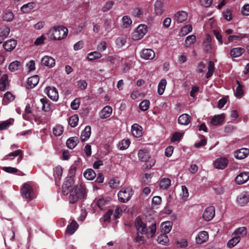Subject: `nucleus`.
Returning a JSON list of instances; mask_svg holds the SVG:
<instances>
[{
	"label": "nucleus",
	"mask_w": 249,
	"mask_h": 249,
	"mask_svg": "<svg viewBox=\"0 0 249 249\" xmlns=\"http://www.w3.org/2000/svg\"><path fill=\"white\" fill-rule=\"evenodd\" d=\"M86 189L84 186H75L71 190L70 193V203L73 204L76 202L79 199L84 198L86 195Z\"/></svg>",
	"instance_id": "f257e3e1"
},
{
	"label": "nucleus",
	"mask_w": 249,
	"mask_h": 249,
	"mask_svg": "<svg viewBox=\"0 0 249 249\" xmlns=\"http://www.w3.org/2000/svg\"><path fill=\"white\" fill-rule=\"evenodd\" d=\"M68 30L63 26L54 27L52 28L49 32L50 37L55 40H60L67 36Z\"/></svg>",
	"instance_id": "f03ea898"
},
{
	"label": "nucleus",
	"mask_w": 249,
	"mask_h": 249,
	"mask_svg": "<svg viewBox=\"0 0 249 249\" xmlns=\"http://www.w3.org/2000/svg\"><path fill=\"white\" fill-rule=\"evenodd\" d=\"M20 193L23 198L31 200L35 197V194L32 186L28 183H24L20 189Z\"/></svg>",
	"instance_id": "7ed1b4c3"
},
{
	"label": "nucleus",
	"mask_w": 249,
	"mask_h": 249,
	"mask_svg": "<svg viewBox=\"0 0 249 249\" xmlns=\"http://www.w3.org/2000/svg\"><path fill=\"white\" fill-rule=\"evenodd\" d=\"M132 195L131 188H123L118 194V199L121 202L125 203L130 199Z\"/></svg>",
	"instance_id": "20e7f679"
},
{
	"label": "nucleus",
	"mask_w": 249,
	"mask_h": 249,
	"mask_svg": "<svg viewBox=\"0 0 249 249\" xmlns=\"http://www.w3.org/2000/svg\"><path fill=\"white\" fill-rule=\"evenodd\" d=\"M147 33V26L144 24L139 25L132 34V38L138 40L142 38Z\"/></svg>",
	"instance_id": "39448f33"
},
{
	"label": "nucleus",
	"mask_w": 249,
	"mask_h": 249,
	"mask_svg": "<svg viewBox=\"0 0 249 249\" xmlns=\"http://www.w3.org/2000/svg\"><path fill=\"white\" fill-rule=\"evenodd\" d=\"M212 38L210 35L207 34L205 39L203 41V47L205 52L207 53H214L215 49L211 44Z\"/></svg>",
	"instance_id": "423d86ee"
},
{
	"label": "nucleus",
	"mask_w": 249,
	"mask_h": 249,
	"mask_svg": "<svg viewBox=\"0 0 249 249\" xmlns=\"http://www.w3.org/2000/svg\"><path fill=\"white\" fill-rule=\"evenodd\" d=\"M73 181L71 177H68L63 184L62 189V193L64 195H67L73 188L72 186Z\"/></svg>",
	"instance_id": "0eeeda50"
},
{
	"label": "nucleus",
	"mask_w": 249,
	"mask_h": 249,
	"mask_svg": "<svg viewBox=\"0 0 249 249\" xmlns=\"http://www.w3.org/2000/svg\"><path fill=\"white\" fill-rule=\"evenodd\" d=\"M135 227L137 233L146 234L147 229L146 224L142 221V219L137 217L135 220Z\"/></svg>",
	"instance_id": "6e6552de"
},
{
	"label": "nucleus",
	"mask_w": 249,
	"mask_h": 249,
	"mask_svg": "<svg viewBox=\"0 0 249 249\" xmlns=\"http://www.w3.org/2000/svg\"><path fill=\"white\" fill-rule=\"evenodd\" d=\"M45 91L48 97L50 99L55 101L58 100V93L55 88L52 87H47L45 89Z\"/></svg>",
	"instance_id": "1a4fd4ad"
},
{
	"label": "nucleus",
	"mask_w": 249,
	"mask_h": 249,
	"mask_svg": "<svg viewBox=\"0 0 249 249\" xmlns=\"http://www.w3.org/2000/svg\"><path fill=\"white\" fill-rule=\"evenodd\" d=\"M238 205L243 206L249 202V194L247 192H243L240 194L236 198Z\"/></svg>",
	"instance_id": "9d476101"
},
{
	"label": "nucleus",
	"mask_w": 249,
	"mask_h": 249,
	"mask_svg": "<svg viewBox=\"0 0 249 249\" xmlns=\"http://www.w3.org/2000/svg\"><path fill=\"white\" fill-rule=\"evenodd\" d=\"M215 215V208L213 206H209L206 208L203 214V218L207 221H209L213 219Z\"/></svg>",
	"instance_id": "9b49d317"
},
{
	"label": "nucleus",
	"mask_w": 249,
	"mask_h": 249,
	"mask_svg": "<svg viewBox=\"0 0 249 249\" xmlns=\"http://www.w3.org/2000/svg\"><path fill=\"white\" fill-rule=\"evenodd\" d=\"M228 164V160L224 157L217 158L213 163L214 167L216 169H224Z\"/></svg>",
	"instance_id": "f8f14e48"
},
{
	"label": "nucleus",
	"mask_w": 249,
	"mask_h": 249,
	"mask_svg": "<svg viewBox=\"0 0 249 249\" xmlns=\"http://www.w3.org/2000/svg\"><path fill=\"white\" fill-rule=\"evenodd\" d=\"M164 2L162 0H157L154 4V12L156 15H161L164 12Z\"/></svg>",
	"instance_id": "ddd939ff"
},
{
	"label": "nucleus",
	"mask_w": 249,
	"mask_h": 249,
	"mask_svg": "<svg viewBox=\"0 0 249 249\" xmlns=\"http://www.w3.org/2000/svg\"><path fill=\"white\" fill-rule=\"evenodd\" d=\"M141 56L143 59L152 60L155 57V53L151 49H144L142 50Z\"/></svg>",
	"instance_id": "4468645a"
},
{
	"label": "nucleus",
	"mask_w": 249,
	"mask_h": 249,
	"mask_svg": "<svg viewBox=\"0 0 249 249\" xmlns=\"http://www.w3.org/2000/svg\"><path fill=\"white\" fill-rule=\"evenodd\" d=\"M110 202V198L101 197L96 201V205L100 210H104L107 208Z\"/></svg>",
	"instance_id": "2eb2a0df"
},
{
	"label": "nucleus",
	"mask_w": 249,
	"mask_h": 249,
	"mask_svg": "<svg viewBox=\"0 0 249 249\" xmlns=\"http://www.w3.org/2000/svg\"><path fill=\"white\" fill-rule=\"evenodd\" d=\"M249 179V172L241 173L235 178V182L238 184H242Z\"/></svg>",
	"instance_id": "dca6fc26"
},
{
	"label": "nucleus",
	"mask_w": 249,
	"mask_h": 249,
	"mask_svg": "<svg viewBox=\"0 0 249 249\" xmlns=\"http://www.w3.org/2000/svg\"><path fill=\"white\" fill-rule=\"evenodd\" d=\"M41 63L45 66L53 68L55 64V59L51 56L45 55L41 59Z\"/></svg>",
	"instance_id": "f3484780"
},
{
	"label": "nucleus",
	"mask_w": 249,
	"mask_h": 249,
	"mask_svg": "<svg viewBox=\"0 0 249 249\" xmlns=\"http://www.w3.org/2000/svg\"><path fill=\"white\" fill-rule=\"evenodd\" d=\"M17 44V42L16 40L9 39L3 43V47L6 51L11 52L15 48Z\"/></svg>",
	"instance_id": "a211bd4d"
},
{
	"label": "nucleus",
	"mask_w": 249,
	"mask_h": 249,
	"mask_svg": "<svg viewBox=\"0 0 249 249\" xmlns=\"http://www.w3.org/2000/svg\"><path fill=\"white\" fill-rule=\"evenodd\" d=\"M249 154V149L243 148L237 150L234 154V157L236 159L242 160L246 158Z\"/></svg>",
	"instance_id": "6ab92c4d"
},
{
	"label": "nucleus",
	"mask_w": 249,
	"mask_h": 249,
	"mask_svg": "<svg viewBox=\"0 0 249 249\" xmlns=\"http://www.w3.org/2000/svg\"><path fill=\"white\" fill-rule=\"evenodd\" d=\"M131 133L136 138H140L142 134V128L137 124H133L131 126Z\"/></svg>",
	"instance_id": "aec40b11"
},
{
	"label": "nucleus",
	"mask_w": 249,
	"mask_h": 249,
	"mask_svg": "<svg viewBox=\"0 0 249 249\" xmlns=\"http://www.w3.org/2000/svg\"><path fill=\"white\" fill-rule=\"evenodd\" d=\"M39 81V76L37 75H35L31 76L28 79L27 88L33 89L35 87Z\"/></svg>",
	"instance_id": "412c9836"
},
{
	"label": "nucleus",
	"mask_w": 249,
	"mask_h": 249,
	"mask_svg": "<svg viewBox=\"0 0 249 249\" xmlns=\"http://www.w3.org/2000/svg\"><path fill=\"white\" fill-rule=\"evenodd\" d=\"M188 18V13L184 11H179L175 15V19L179 23L186 20Z\"/></svg>",
	"instance_id": "4be33fe9"
},
{
	"label": "nucleus",
	"mask_w": 249,
	"mask_h": 249,
	"mask_svg": "<svg viewBox=\"0 0 249 249\" xmlns=\"http://www.w3.org/2000/svg\"><path fill=\"white\" fill-rule=\"evenodd\" d=\"M209 235L206 231H202L196 237V243L201 244L208 239Z\"/></svg>",
	"instance_id": "5701e85b"
},
{
	"label": "nucleus",
	"mask_w": 249,
	"mask_h": 249,
	"mask_svg": "<svg viewBox=\"0 0 249 249\" xmlns=\"http://www.w3.org/2000/svg\"><path fill=\"white\" fill-rule=\"evenodd\" d=\"M112 112V107L109 106H107L100 112V117L101 119H106L110 116Z\"/></svg>",
	"instance_id": "b1692460"
},
{
	"label": "nucleus",
	"mask_w": 249,
	"mask_h": 249,
	"mask_svg": "<svg viewBox=\"0 0 249 249\" xmlns=\"http://www.w3.org/2000/svg\"><path fill=\"white\" fill-rule=\"evenodd\" d=\"M225 115L224 114L214 115L211 121V124L213 125L221 124L224 121Z\"/></svg>",
	"instance_id": "393cba45"
},
{
	"label": "nucleus",
	"mask_w": 249,
	"mask_h": 249,
	"mask_svg": "<svg viewBox=\"0 0 249 249\" xmlns=\"http://www.w3.org/2000/svg\"><path fill=\"white\" fill-rule=\"evenodd\" d=\"M78 226V223L74 220H73L71 223L67 226L66 232L71 235L76 231Z\"/></svg>",
	"instance_id": "a878e982"
},
{
	"label": "nucleus",
	"mask_w": 249,
	"mask_h": 249,
	"mask_svg": "<svg viewBox=\"0 0 249 249\" xmlns=\"http://www.w3.org/2000/svg\"><path fill=\"white\" fill-rule=\"evenodd\" d=\"M91 135V127L89 125H87L85 127L84 130L81 132V140L82 142L87 141L90 137Z\"/></svg>",
	"instance_id": "bb28decb"
},
{
	"label": "nucleus",
	"mask_w": 249,
	"mask_h": 249,
	"mask_svg": "<svg viewBox=\"0 0 249 249\" xmlns=\"http://www.w3.org/2000/svg\"><path fill=\"white\" fill-rule=\"evenodd\" d=\"M191 122V117L187 114H183L178 118V122L182 125H188Z\"/></svg>",
	"instance_id": "cd10ccee"
},
{
	"label": "nucleus",
	"mask_w": 249,
	"mask_h": 249,
	"mask_svg": "<svg viewBox=\"0 0 249 249\" xmlns=\"http://www.w3.org/2000/svg\"><path fill=\"white\" fill-rule=\"evenodd\" d=\"M79 138L77 137H73L68 139L66 142V144L68 148L72 149L78 143Z\"/></svg>",
	"instance_id": "c85d7f7f"
},
{
	"label": "nucleus",
	"mask_w": 249,
	"mask_h": 249,
	"mask_svg": "<svg viewBox=\"0 0 249 249\" xmlns=\"http://www.w3.org/2000/svg\"><path fill=\"white\" fill-rule=\"evenodd\" d=\"M8 87V76L3 74L0 78V90L4 91L7 89Z\"/></svg>",
	"instance_id": "c756f323"
},
{
	"label": "nucleus",
	"mask_w": 249,
	"mask_h": 249,
	"mask_svg": "<svg viewBox=\"0 0 249 249\" xmlns=\"http://www.w3.org/2000/svg\"><path fill=\"white\" fill-rule=\"evenodd\" d=\"M157 241L158 243L164 246L168 245L169 243V240L166 233L160 234L158 237Z\"/></svg>",
	"instance_id": "7c9ffc66"
},
{
	"label": "nucleus",
	"mask_w": 249,
	"mask_h": 249,
	"mask_svg": "<svg viewBox=\"0 0 249 249\" xmlns=\"http://www.w3.org/2000/svg\"><path fill=\"white\" fill-rule=\"evenodd\" d=\"M126 37L124 36H120L117 37L115 41L117 48H121L124 47L126 43Z\"/></svg>",
	"instance_id": "2f4dec72"
},
{
	"label": "nucleus",
	"mask_w": 249,
	"mask_h": 249,
	"mask_svg": "<svg viewBox=\"0 0 249 249\" xmlns=\"http://www.w3.org/2000/svg\"><path fill=\"white\" fill-rule=\"evenodd\" d=\"M244 51V49L243 48H234L231 50L230 55L232 57H237L241 55Z\"/></svg>",
	"instance_id": "473e14b6"
},
{
	"label": "nucleus",
	"mask_w": 249,
	"mask_h": 249,
	"mask_svg": "<svg viewBox=\"0 0 249 249\" xmlns=\"http://www.w3.org/2000/svg\"><path fill=\"white\" fill-rule=\"evenodd\" d=\"M15 236V232L14 230L12 229L11 230H8L5 232L3 238L4 243L6 244V240H8L10 241H13Z\"/></svg>",
	"instance_id": "72a5a7b5"
},
{
	"label": "nucleus",
	"mask_w": 249,
	"mask_h": 249,
	"mask_svg": "<svg viewBox=\"0 0 249 249\" xmlns=\"http://www.w3.org/2000/svg\"><path fill=\"white\" fill-rule=\"evenodd\" d=\"M171 185V180L169 178H162L159 183L160 187L161 189L166 190Z\"/></svg>",
	"instance_id": "f704fd0d"
},
{
	"label": "nucleus",
	"mask_w": 249,
	"mask_h": 249,
	"mask_svg": "<svg viewBox=\"0 0 249 249\" xmlns=\"http://www.w3.org/2000/svg\"><path fill=\"white\" fill-rule=\"evenodd\" d=\"M103 27L107 32H110L114 27L113 21L111 18H107L104 22Z\"/></svg>",
	"instance_id": "c9c22d12"
},
{
	"label": "nucleus",
	"mask_w": 249,
	"mask_h": 249,
	"mask_svg": "<svg viewBox=\"0 0 249 249\" xmlns=\"http://www.w3.org/2000/svg\"><path fill=\"white\" fill-rule=\"evenodd\" d=\"M138 157L142 161H146L149 158L148 151L145 149L140 150L138 152Z\"/></svg>",
	"instance_id": "e433bc0d"
},
{
	"label": "nucleus",
	"mask_w": 249,
	"mask_h": 249,
	"mask_svg": "<svg viewBox=\"0 0 249 249\" xmlns=\"http://www.w3.org/2000/svg\"><path fill=\"white\" fill-rule=\"evenodd\" d=\"M236 83L237 84V87L234 91V94L237 98L240 99L243 95V86L238 80L236 81Z\"/></svg>",
	"instance_id": "4c0bfd02"
},
{
	"label": "nucleus",
	"mask_w": 249,
	"mask_h": 249,
	"mask_svg": "<svg viewBox=\"0 0 249 249\" xmlns=\"http://www.w3.org/2000/svg\"><path fill=\"white\" fill-rule=\"evenodd\" d=\"M14 18V14L10 10H6L3 12L2 14V19L3 20L10 22L12 21Z\"/></svg>",
	"instance_id": "58836bf2"
},
{
	"label": "nucleus",
	"mask_w": 249,
	"mask_h": 249,
	"mask_svg": "<svg viewBox=\"0 0 249 249\" xmlns=\"http://www.w3.org/2000/svg\"><path fill=\"white\" fill-rule=\"evenodd\" d=\"M167 82L165 79H162L159 82L158 86V93L162 95L164 93Z\"/></svg>",
	"instance_id": "ea45409f"
},
{
	"label": "nucleus",
	"mask_w": 249,
	"mask_h": 249,
	"mask_svg": "<svg viewBox=\"0 0 249 249\" xmlns=\"http://www.w3.org/2000/svg\"><path fill=\"white\" fill-rule=\"evenodd\" d=\"M53 134L55 136H61L64 131V128L62 125L56 124L53 129Z\"/></svg>",
	"instance_id": "a19ab883"
},
{
	"label": "nucleus",
	"mask_w": 249,
	"mask_h": 249,
	"mask_svg": "<svg viewBox=\"0 0 249 249\" xmlns=\"http://www.w3.org/2000/svg\"><path fill=\"white\" fill-rule=\"evenodd\" d=\"M192 31L191 25L188 24L182 27L179 32V35L180 36H183Z\"/></svg>",
	"instance_id": "79ce46f5"
},
{
	"label": "nucleus",
	"mask_w": 249,
	"mask_h": 249,
	"mask_svg": "<svg viewBox=\"0 0 249 249\" xmlns=\"http://www.w3.org/2000/svg\"><path fill=\"white\" fill-rule=\"evenodd\" d=\"M96 174L91 169H87L84 173V177L88 180H92L96 177Z\"/></svg>",
	"instance_id": "37998d69"
},
{
	"label": "nucleus",
	"mask_w": 249,
	"mask_h": 249,
	"mask_svg": "<svg viewBox=\"0 0 249 249\" xmlns=\"http://www.w3.org/2000/svg\"><path fill=\"white\" fill-rule=\"evenodd\" d=\"M130 144V141L128 139H124L118 143V148L124 150L126 149Z\"/></svg>",
	"instance_id": "c03bdc74"
},
{
	"label": "nucleus",
	"mask_w": 249,
	"mask_h": 249,
	"mask_svg": "<svg viewBox=\"0 0 249 249\" xmlns=\"http://www.w3.org/2000/svg\"><path fill=\"white\" fill-rule=\"evenodd\" d=\"M102 56L101 53L97 51L90 52L88 54V59L91 61L100 58Z\"/></svg>",
	"instance_id": "a18cd8bd"
},
{
	"label": "nucleus",
	"mask_w": 249,
	"mask_h": 249,
	"mask_svg": "<svg viewBox=\"0 0 249 249\" xmlns=\"http://www.w3.org/2000/svg\"><path fill=\"white\" fill-rule=\"evenodd\" d=\"M35 6V3L34 2H29L23 5L20 8V10L23 13H27L33 9Z\"/></svg>",
	"instance_id": "49530a36"
},
{
	"label": "nucleus",
	"mask_w": 249,
	"mask_h": 249,
	"mask_svg": "<svg viewBox=\"0 0 249 249\" xmlns=\"http://www.w3.org/2000/svg\"><path fill=\"white\" fill-rule=\"evenodd\" d=\"M208 70V71L206 73V77L209 79L213 75L214 71V64L213 62L212 61H209Z\"/></svg>",
	"instance_id": "de8ad7c7"
},
{
	"label": "nucleus",
	"mask_w": 249,
	"mask_h": 249,
	"mask_svg": "<svg viewBox=\"0 0 249 249\" xmlns=\"http://www.w3.org/2000/svg\"><path fill=\"white\" fill-rule=\"evenodd\" d=\"M40 101L42 105V110L46 112L49 111L51 109L49 101L46 98H41Z\"/></svg>",
	"instance_id": "09e8293b"
},
{
	"label": "nucleus",
	"mask_w": 249,
	"mask_h": 249,
	"mask_svg": "<svg viewBox=\"0 0 249 249\" xmlns=\"http://www.w3.org/2000/svg\"><path fill=\"white\" fill-rule=\"evenodd\" d=\"M162 229L165 233H168L171 230L172 223L170 221H165L161 224Z\"/></svg>",
	"instance_id": "8fccbe9b"
},
{
	"label": "nucleus",
	"mask_w": 249,
	"mask_h": 249,
	"mask_svg": "<svg viewBox=\"0 0 249 249\" xmlns=\"http://www.w3.org/2000/svg\"><path fill=\"white\" fill-rule=\"evenodd\" d=\"M21 62L19 61H15L11 62L9 65V70L11 71H15L19 69Z\"/></svg>",
	"instance_id": "3c124183"
},
{
	"label": "nucleus",
	"mask_w": 249,
	"mask_h": 249,
	"mask_svg": "<svg viewBox=\"0 0 249 249\" xmlns=\"http://www.w3.org/2000/svg\"><path fill=\"white\" fill-rule=\"evenodd\" d=\"M14 96L9 92H6L3 98V103L7 104L14 100Z\"/></svg>",
	"instance_id": "603ef678"
},
{
	"label": "nucleus",
	"mask_w": 249,
	"mask_h": 249,
	"mask_svg": "<svg viewBox=\"0 0 249 249\" xmlns=\"http://www.w3.org/2000/svg\"><path fill=\"white\" fill-rule=\"evenodd\" d=\"M79 121V118L77 115H73L71 116L69 120V124L72 127H75L78 124Z\"/></svg>",
	"instance_id": "864d4df0"
},
{
	"label": "nucleus",
	"mask_w": 249,
	"mask_h": 249,
	"mask_svg": "<svg viewBox=\"0 0 249 249\" xmlns=\"http://www.w3.org/2000/svg\"><path fill=\"white\" fill-rule=\"evenodd\" d=\"M240 237L235 236L229 241L227 246L230 248H233L240 242Z\"/></svg>",
	"instance_id": "5fc2aeb1"
},
{
	"label": "nucleus",
	"mask_w": 249,
	"mask_h": 249,
	"mask_svg": "<svg viewBox=\"0 0 249 249\" xmlns=\"http://www.w3.org/2000/svg\"><path fill=\"white\" fill-rule=\"evenodd\" d=\"M145 234L137 233V236L135 238V242L139 245L143 244L146 241V238L144 236Z\"/></svg>",
	"instance_id": "6e6d98bb"
},
{
	"label": "nucleus",
	"mask_w": 249,
	"mask_h": 249,
	"mask_svg": "<svg viewBox=\"0 0 249 249\" xmlns=\"http://www.w3.org/2000/svg\"><path fill=\"white\" fill-rule=\"evenodd\" d=\"M149 101L148 100H144L140 103L139 107L140 109L142 111H146L149 108Z\"/></svg>",
	"instance_id": "4d7b16f0"
},
{
	"label": "nucleus",
	"mask_w": 249,
	"mask_h": 249,
	"mask_svg": "<svg viewBox=\"0 0 249 249\" xmlns=\"http://www.w3.org/2000/svg\"><path fill=\"white\" fill-rule=\"evenodd\" d=\"M123 26L127 28L132 24V20L128 16H124L122 19Z\"/></svg>",
	"instance_id": "13d9d810"
},
{
	"label": "nucleus",
	"mask_w": 249,
	"mask_h": 249,
	"mask_svg": "<svg viewBox=\"0 0 249 249\" xmlns=\"http://www.w3.org/2000/svg\"><path fill=\"white\" fill-rule=\"evenodd\" d=\"M114 3L112 0H108L106 2L102 8V11L104 12H107L111 9Z\"/></svg>",
	"instance_id": "bf43d9fd"
},
{
	"label": "nucleus",
	"mask_w": 249,
	"mask_h": 249,
	"mask_svg": "<svg viewBox=\"0 0 249 249\" xmlns=\"http://www.w3.org/2000/svg\"><path fill=\"white\" fill-rule=\"evenodd\" d=\"M176 244L178 248H185L188 245V242L186 239H181L179 240H177L176 241Z\"/></svg>",
	"instance_id": "052dcab7"
},
{
	"label": "nucleus",
	"mask_w": 249,
	"mask_h": 249,
	"mask_svg": "<svg viewBox=\"0 0 249 249\" xmlns=\"http://www.w3.org/2000/svg\"><path fill=\"white\" fill-rule=\"evenodd\" d=\"M152 177V175L151 174H148L145 173L144 174L142 178V182L143 184H147L149 183Z\"/></svg>",
	"instance_id": "680f3d73"
},
{
	"label": "nucleus",
	"mask_w": 249,
	"mask_h": 249,
	"mask_svg": "<svg viewBox=\"0 0 249 249\" xmlns=\"http://www.w3.org/2000/svg\"><path fill=\"white\" fill-rule=\"evenodd\" d=\"M246 35L243 34H239L238 35H231L230 36L228 37L229 42H232L238 39H242L245 37Z\"/></svg>",
	"instance_id": "e2e57ef3"
},
{
	"label": "nucleus",
	"mask_w": 249,
	"mask_h": 249,
	"mask_svg": "<svg viewBox=\"0 0 249 249\" xmlns=\"http://www.w3.org/2000/svg\"><path fill=\"white\" fill-rule=\"evenodd\" d=\"M235 232L236 233V234L237 235H238V236H244L247 234V230L245 227H242L236 229Z\"/></svg>",
	"instance_id": "0e129e2a"
},
{
	"label": "nucleus",
	"mask_w": 249,
	"mask_h": 249,
	"mask_svg": "<svg viewBox=\"0 0 249 249\" xmlns=\"http://www.w3.org/2000/svg\"><path fill=\"white\" fill-rule=\"evenodd\" d=\"M196 36L195 35H190L188 36L185 40V44L187 46L194 44L196 41Z\"/></svg>",
	"instance_id": "69168bd1"
},
{
	"label": "nucleus",
	"mask_w": 249,
	"mask_h": 249,
	"mask_svg": "<svg viewBox=\"0 0 249 249\" xmlns=\"http://www.w3.org/2000/svg\"><path fill=\"white\" fill-rule=\"evenodd\" d=\"M119 183L120 181L118 178H113L109 181V186L112 188H117L119 186Z\"/></svg>",
	"instance_id": "338daca9"
},
{
	"label": "nucleus",
	"mask_w": 249,
	"mask_h": 249,
	"mask_svg": "<svg viewBox=\"0 0 249 249\" xmlns=\"http://www.w3.org/2000/svg\"><path fill=\"white\" fill-rule=\"evenodd\" d=\"M183 136V134L180 132H176L173 135L171 139V142H172L179 141Z\"/></svg>",
	"instance_id": "774afa93"
}]
</instances>
